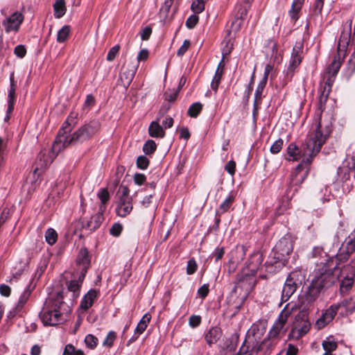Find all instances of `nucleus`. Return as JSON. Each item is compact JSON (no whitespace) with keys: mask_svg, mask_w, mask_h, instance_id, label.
Here are the masks:
<instances>
[{"mask_svg":"<svg viewBox=\"0 0 355 355\" xmlns=\"http://www.w3.org/2000/svg\"><path fill=\"white\" fill-rule=\"evenodd\" d=\"M103 220V216L102 213L98 212L92 216L90 220L83 223L82 229L86 234H90L98 229Z\"/></svg>","mask_w":355,"mask_h":355,"instance_id":"15","label":"nucleus"},{"mask_svg":"<svg viewBox=\"0 0 355 355\" xmlns=\"http://www.w3.org/2000/svg\"><path fill=\"white\" fill-rule=\"evenodd\" d=\"M321 290L319 286H316L315 284L312 282L306 293V300L309 303L313 302L318 297Z\"/></svg>","mask_w":355,"mask_h":355,"instance_id":"26","label":"nucleus"},{"mask_svg":"<svg viewBox=\"0 0 355 355\" xmlns=\"http://www.w3.org/2000/svg\"><path fill=\"white\" fill-rule=\"evenodd\" d=\"M129 193V189L126 186L123 184L120 185L116 191V196L119 200H122L123 198L128 196Z\"/></svg>","mask_w":355,"mask_h":355,"instance_id":"45","label":"nucleus"},{"mask_svg":"<svg viewBox=\"0 0 355 355\" xmlns=\"http://www.w3.org/2000/svg\"><path fill=\"white\" fill-rule=\"evenodd\" d=\"M340 255L345 254V256L349 257L351 254L355 252V236L353 238H349L348 240L343 244L340 248Z\"/></svg>","mask_w":355,"mask_h":355,"instance_id":"27","label":"nucleus"},{"mask_svg":"<svg viewBox=\"0 0 355 355\" xmlns=\"http://www.w3.org/2000/svg\"><path fill=\"white\" fill-rule=\"evenodd\" d=\"M157 148V145L153 140H148L143 147V150L146 155L153 154Z\"/></svg>","mask_w":355,"mask_h":355,"instance_id":"39","label":"nucleus"},{"mask_svg":"<svg viewBox=\"0 0 355 355\" xmlns=\"http://www.w3.org/2000/svg\"><path fill=\"white\" fill-rule=\"evenodd\" d=\"M195 14H199L205 10V0L194 1L191 7Z\"/></svg>","mask_w":355,"mask_h":355,"instance_id":"37","label":"nucleus"},{"mask_svg":"<svg viewBox=\"0 0 355 355\" xmlns=\"http://www.w3.org/2000/svg\"><path fill=\"white\" fill-rule=\"evenodd\" d=\"M350 41V35L349 33H343L340 37L338 44V53L334 56V60L328 67L327 73V79L334 80V78L338 72L342 62L346 55V50Z\"/></svg>","mask_w":355,"mask_h":355,"instance_id":"5","label":"nucleus"},{"mask_svg":"<svg viewBox=\"0 0 355 355\" xmlns=\"http://www.w3.org/2000/svg\"><path fill=\"white\" fill-rule=\"evenodd\" d=\"M201 322V318L199 315H193L189 318V325L193 327H197Z\"/></svg>","mask_w":355,"mask_h":355,"instance_id":"54","label":"nucleus"},{"mask_svg":"<svg viewBox=\"0 0 355 355\" xmlns=\"http://www.w3.org/2000/svg\"><path fill=\"white\" fill-rule=\"evenodd\" d=\"M85 343L87 347L94 349L98 343V338L92 334H88L85 338Z\"/></svg>","mask_w":355,"mask_h":355,"instance_id":"41","label":"nucleus"},{"mask_svg":"<svg viewBox=\"0 0 355 355\" xmlns=\"http://www.w3.org/2000/svg\"><path fill=\"white\" fill-rule=\"evenodd\" d=\"M116 338V334L114 331H110L103 343L104 346L111 347Z\"/></svg>","mask_w":355,"mask_h":355,"instance_id":"50","label":"nucleus"},{"mask_svg":"<svg viewBox=\"0 0 355 355\" xmlns=\"http://www.w3.org/2000/svg\"><path fill=\"white\" fill-rule=\"evenodd\" d=\"M202 109V105L200 102L193 103L189 108L187 114L192 118H196L200 113Z\"/></svg>","mask_w":355,"mask_h":355,"instance_id":"34","label":"nucleus"},{"mask_svg":"<svg viewBox=\"0 0 355 355\" xmlns=\"http://www.w3.org/2000/svg\"><path fill=\"white\" fill-rule=\"evenodd\" d=\"M58 234L56 232L51 228L46 230L45 238L46 242L50 245H53L57 241Z\"/></svg>","mask_w":355,"mask_h":355,"instance_id":"36","label":"nucleus"},{"mask_svg":"<svg viewBox=\"0 0 355 355\" xmlns=\"http://www.w3.org/2000/svg\"><path fill=\"white\" fill-rule=\"evenodd\" d=\"M100 126L98 121H92L80 127L71 136L60 135L58 141L53 144V150L60 152L69 145L89 139L99 130Z\"/></svg>","mask_w":355,"mask_h":355,"instance_id":"3","label":"nucleus"},{"mask_svg":"<svg viewBox=\"0 0 355 355\" xmlns=\"http://www.w3.org/2000/svg\"><path fill=\"white\" fill-rule=\"evenodd\" d=\"M232 205V201H223V202L220 205L219 210L216 211V214H222L228 210Z\"/></svg>","mask_w":355,"mask_h":355,"instance_id":"57","label":"nucleus"},{"mask_svg":"<svg viewBox=\"0 0 355 355\" xmlns=\"http://www.w3.org/2000/svg\"><path fill=\"white\" fill-rule=\"evenodd\" d=\"M123 227L120 223H114L110 229V233L114 236H119L122 231Z\"/></svg>","mask_w":355,"mask_h":355,"instance_id":"48","label":"nucleus"},{"mask_svg":"<svg viewBox=\"0 0 355 355\" xmlns=\"http://www.w3.org/2000/svg\"><path fill=\"white\" fill-rule=\"evenodd\" d=\"M90 256L86 248H81L76 259L77 271L80 272L79 279L83 282L88 268L90 267Z\"/></svg>","mask_w":355,"mask_h":355,"instance_id":"10","label":"nucleus"},{"mask_svg":"<svg viewBox=\"0 0 355 355\" xmlns=\"http://www.w3.org/2000/svg\"><path fill=\"white\" fill-rule=\"evenodd\" d=\"M338 274L343 277V279L340 284V291L346 293L352 287L355 277V270L352 266H344L342 269L339 268Z\"/></svg>","mask_w":355,"mask_h":355,"instance_id":"12","label":"nucleus"},{"mask_svg":"<svg viewBox=\"0 0 355 355\" xmlns=\"http://www.w3.org/2000/svg\"><path fill=\"white\" fill-rule=\"evenodd\" d=\"M119 49V45H115L111 48L107 53V60L110 62L113 61L115 59L116 55L118 54Z\"/></svg>","mask_w":355,"mask_h":355,"instance_id":"47","label":"nucleus"},{"mask_svg":"<svg viewBox=\"0 0 355 355\" xmlns=\"http://www.w3.org/2000/svg\"><path fill=\"white\" fill-rule=\"evenodd\" d=\"M302 45L300 44L293 47V53L291 58L289 69L293 70L300 65L302 62Z\"/></svg>","mask_w":355,"mask_h":355,"instance_id":"21","label":"nucleus"},{"mask_svg":"<svg viewBox=\"0 0 355 355\" xmlns=\"http://www.w3.org/2000/svg\"><path fill=\"white\" fill-rule=\"evenodd\" d=\"M59 153L60 152L53 150V147L51 151L49 150H42L39 153L33 165L34 168L32 175L33 180H34L35 182H36V180L40 177L41 171L46 168Z\"/></svg>","mask_w":355,"mask_h":355,"instance_id":"7","label":"nucleus"},{"mask_svg":"<svg viewBox=\"0 0 355 355\" xmlns=\"http://www.w3.org/2000/svg\"><path fill=\"white\" fill-rule=\"evenodd\" d=\"M293 241L290 236L282 238L273 248V259L267 261L266 268L269 272H272V266L275 264V268H281L284 265L286 257L293 251Z\"/></svg>","mask_w":355,"mask_h":355,"instance_id":"4","label":"nucleus"},{"mask_svg":"<svg viewBox=\"0 0 355 355\" xmlns=\"http://www.w3.org/2000/svg\"><path fill=\"white\" fill-rule=\"evenodd\" d=\"M152 33L151 28L146 26L141 32V37L143 40H147Z\"/></svg>","mask_w":355,"mask_h":355,"instance_id":"60","label":"nucleus"},{"mask_svg":"<svg viewBox=\"0 0 355 355\" xmlns=\"http://www.w3.org/2000/svg\"><path fill=\"white\" fill-rule=\"evenodd\" d=\"M29 296H30V291H24V293L21 294V295L20 296L17 306H15V308L14 309L13 311L10 312L8 317H10V318L14 317L16 315V313L23 308L24 305L28 300Z\"/></svg>","mask_w":355,"mask_h":355,"instance_id":"28","label":"nucleus"},{"mask_svg":"<svg viewBox=\"0 0 355 355\" xmlns=\"http://www.w3.org/2000/svg\"><path fill=\"white\" fill-rule=\"evenodd\" d=\"M235 168L236 163L233 160L228 162L225 166V169L232 175L234 174Z\"/></svg>","mask_w":355,"mask_h":355,"instance_id":"59","label":"nucleus"},{"mask_svg":"<svg viewBox=\"0 0 355 355\" xmlns=\"http://www.w3.org/2000/svg\"><path fill=\"white\" fill-rule=\"evenodd\" d=\"M76 348L71 344L66 345L63 352V355H73L76 352Z\"/></svg>","mask_w":355,"mask_h":355,"instance_id":"64","label":"nucleus"},{"mask_svg":"<svg viewBox=\"0 0 355 355\" xmlns=\"http://www.w3.org/2000/svg\"><path fill=\"white\" fill-rule=\"evenodd\" d=\"M248 8H244L241 10L240 12L237 14V19H235L232 24V29L236 33L238 31L241 26L242 20L245 19L247 15Z\"/></svg>","mask_w":355,"mask_h":355,"instance_id":"30","label":"nucleus"},{"mask_svg":"<svg viewBox=\"0 0 355 355\" xmlns=\"http://www.w3.org/2000/svg\"><path fill=\"white\" fill-rule=\"evenodd\" d=\"M310 325L307 319L296 317L289 336L295 339H299L309 332Z\"/></svg>","mask_w":355,"mask_h":355,"instance_id":"11","label":"nucleus"},{"mask_svg":"<svg viewBox=\"0 0 355 355\" xmlns=\"http://www.w3.org/2000/svg\"><path fill=\"white\" fill-rule=\"evenodd\" d=\"M338 309L339 305L335 304L331 305L316 321L315 326L317 328L321 329L331 322L336 315Z\"/></svg>","mask_w":355,"mask_h":355,"instance_id":"13","label":"nucleus"},{"mask_svg":"<svg viewBox=\"0 0 355 355\" xmlns=\"http://www.w3.org/2000/svg\"><path fill=\"white\" fill-rule=\"evenodd\" d=\"M304 0H294L291 9L289 11V15L291 17L296 21L298 19L297 14L302 9V6L304 3Z\"/></svg>","mask_w":355,"mask_h":355,"instance_id":"31","label":"nucleus"},{"mask_svg":"<svg viewBox=\"0 0 355 355\" xmlns=\"http://www.w3.org/2000/svg\"><path fill=\"white\" fill-rule=\"evenodd\" d=\"M333 84V80H331L330 78H329L328 80H327L324 83V87H323V90L321 92V94H320V96L319 98V107H318V110L320 112L319 113V121L318 123H317V125L321 122V124H322V128L321 130H324L325 129V127L326 125H327L330 129L331 128L328 125H324V126L322 124V119H321V115H322V111L324 110V105L325 104L327 98H328V96L329 94V92H330V90H331V87Z\"/></svg>","mask_w":355,"mask_h":355,"instance_id":"14","label":"nucleus"},{"mask_svg":"<svg viewBox=\"0 0 355 355\" xmlns=\"http://www.w3.org/2000/svg\"><path fill=\"white\" fill-rule=\"evenodd\" d=\"M53 7L56 18H60L64 15L66 8L64 0H58Z\"/></svg>","mask_w":355,"mask_h":355,"instance_id":"32","label":"nucleus"},{"mask_svg":"<svg viewBox=\"0 0 355 355\" xmlns=\"http://www.w3.org/2000/svg\"><path fill=\"white\" fill-rule=\"evenodd\" d=\"M23 20V15L19 12H15L3 21V25L6 26V32H9L10 31H16L19 29V27Z\"/></svg>","mask_w":355,"mask_h":355,"instance_id":"16","label":"nucleus"},{"mask_svg":"<svg viewBox=\"0 0 355 355\" xmlns=\"http://www.w3.org/2000/svg\"><path fill=\"white\" fill-rule=\"evenodd\" d=\"M132 209L131 201H120L116 207V214L119 216L124 217Z\"/></svg>","mask_w":355,"mask_h":355,"instance_id":"29","label":"nucleus"},{"mask_svg":"<svg viewBox=\"0 0 355 355\" xmlns=\"http://www.w3.org/2000/svg\"><path fill=\"white\" fill-rule=\"evenodd\" d=\"M199 21V17L196 15H191L186 21V26L189 28H193Z\"/></svg>","mask_w":355,"mask_h":355,"instance_id":"46","label":"nucleus"},{"mask_svg":"<svg viewBox=\"0 0 355 355\" xmlns=\"http://www.w3.org/2000/svg\"><path fill=\"white\" fill-rule=\"evenodd\" d=\"M297 309V306L293 303H288L280 313L277 320L275 322L269 331L270 338H275L279 336L282 332H285L284 326L288 320L289 315L293 311Z\"/></svg>","mask_w":355,"mask_h":355,"instance_id":"6","label":"nucleus"},{"mask_svg":"<svg viewBox=\"0 0 355 355\" xmlns=\"http://www.w3.org/2000/svg\"><path fill=\"white\" fill-rule=\"evenodd\" d=\"M322 272L319 275H315L312 279L316 286H319L321 289L328 288L333 285L338 278L339 268L334 267L333 270H327L322 268Z\"/></svg>","mask_w":355,"mask_h":355,"instance_id":"8","label":"nucleus"},{"mask_svg":"<svg viewBox=\"0 0 355 355\" xmlns=\"http://www.w3.org/2000/svg\"><path fill=\"white\" fill-rule=\"evenodd\" d=\"M16 85L14 81L13 74L10 76V89L8 96V113H11L14 109L15 101Z\"/></svg>","mask_w":355,"mask_h":355,"instance_id":"25","label":"nucleus"},{"mask_svg":"<svg viewBox=\"0 0 355 355\" xmlns=\"http://www.w3.org/2000/svg\"><path fill=\"white\" fill-rule=\"evenodd\" d=\"M352 166L349 162H344L338 169V176L340 181L345 182L349 179L351 174L355 178V159H352Z\"/></svg>","mask_w":355,"mask_h":355,"instance_id":"17","label":"nucleus"},{"mask_svg":"<svg viewBox=\"0 0 355 355\" xmlns=\"http://www.w3.org/2000/svg\"><path fill=\"white\" fill-rule=\"evenodd\" d=\"M42 320L45 325H56L62 320L61 313L54 312L53 309H49L42 314Z\"/></svg>","mask_w":355,"mask_h":355,"instance_id":"18","label":"nucleus"},{"mask_svg":"<svg viewBox=\"0 0 355 355\" xmlns=\"http://www.w3.org/2000/svg\"><path fill=\"white\" fill-rule=\"evenodd\" d=\"M322 347L326 352H331L337 348V343L335 341L326 340L322 342Z\"/></svg>","mask_w":355,"mask_h":355,"instance_id":"40","label":"nucleus"},{"mask_svg":"<svg viewBox=\"0 0 355 355\" xmlns=\"http://www.w3.org/2000/svg\"><path fill=\"white\" fill-rule=\"evenodd\" d=\"M222 73L221 71H216L215 76L213 78V80L211 83V87L213 90L215 92L217 91L218 85L220 82L221 78H222Z\"/></svg>","mask_w":355,"mask_h":355,"instance_id":"44","label":"nucleus"},{"mask_svg":"<svg viewBox=\"0 0 355 355\" xmlns=\"http://www.w3.org/2000/svg\"><path fill=\"white\" fill-rule=\"evenodd\" d=\"M299 272H292L288 276L282 293V302L288 301L294 294L297 288L300 280L298 279Z\"/></svg>","mask_w":355,"mask_h":355,"instance_id":"9","label":"nucleus"},{"mask_svg":"<svg viewBox=\"0 0 355 355\" xmlns=\"http://www.w3.org/2000/svg\"><path fill=\"white\" fill-rule=\"evenodd\" d=\"M70 33V27L64 26L58 33L57 41L60 43L64 42L68 37Z\"/></svg>","mask_w":355,"mask_h":355,"instance_id":"35","label":"nucleus"},{"mask_svg":"<svg viewBox=\"0 0 355 355\" xmlns=\"http://www.w3.org/2000/svg\"><path fill=\"white\" fill-rule=\"evenodd\" d=\"M222 335L221 330L219 327H211L205 335L207 343L211 345L216 343Z\"/></svg>","mask_w":355,"mask_h":355,"instance_id":"24","label":"nucleus"},{"mask_svg":"<svg viewBox=\"0 0 355 355\" xmlns=\"http://www.w3.org/2000/svg\"><path fill=\"white\" fill-rule=\"evenodd\" d=\"M149 135L152 137L163 138L165 136V132L162 125H159L158 121L150 123L148 128Z\"/></svg>","mask_w":355,"mask_h":355,"instance_id":"23","label":"nucleus"},{"mask_svg":"<svg viewBox=\"0 0 355 355\" xmlns=\"http://www.w3.org/2000/svg\"><path fill=\"white\" fill-rule=\"evenodd\" d=\"M146 180V176L141 173H136L134 176V182L137 185H141Z\"/></svg>","mask_w":355,"mask_h":355,"instance_id":"61","label":"nucleus"},{"mask_svg":"<svg viewBox=\"0 0 355 355\" xmlns=\"http://www.w3.org/2000/svg\"><path fill=\"white\" fill-rule=\"evenodd\" d=\"M14 53L17 57L22 58L25 56V55L26 53V50L24 46L17 45L15 48Z\"/></svg>","mask_w":355,"mask_h":355,"instance_id":"56","label":"nucleus"},{"mask_svg":"<svg viewBox=\"0 0 355 355\" xmlns=\"http://www.w3.org/2000/svg\"><path fill=\"white\" fill-rule=\"evenodd\" d=\"M197 263L194 259H190L187 263V273L188 275L193 274L197 269Z\"/></svg>","mask_w":355,"mask_h":355,"instance_id":"53","label":"nucleus"},{"mask_svg":"<svg viewBox=\"0 0 355 355\" xmlns=\"http://www.w3.org/2000/svg\"><path fill=\"white\" fill-rule=\"evenodd\" d=\"M149 165V159L145 156H139L137 159V166L140 169H146Z\"/></svg>","mask_w":355,"mask_h":355,"instance_id":"43","label":"nucleus"},{"mask_svg":"<svg viewBox=\"0 0 355 355\" xmlns=\"http://www.w3.org/2000/svg\"><path fill=\"white\" fill-rule=\"evenodd\" d=\"M82 282H80L79 278L78 280H71L68 284L69 291L73 292V295H75L76 293L78 292Z\"/></svg>","mask_w":355,"mask_h":355,"instance_id":"42","label":"nucleus"},{"mask_svg":"<svg viewBox=\"0 0 355 355\" xmlns=\"http://www.w3.org/2000/svg\"><path fill=\"white\" fill-rule=\"evenodd\" d=\"M69 119L65 122L64 125L60 130L57 138L54 142H56L60 137V135H62L64 136H67V134L71 130V124L68 122Z\"/></svg>","mask_w":355,"mask_h":355,"instance_id":"49","label":"nucleus"},{"mask_svg":"<svg viewBox=\"0 0 355 355\" xmlns=\"http://www.w3.org/2000/svg\"><path fill=\"white\" fill-rule=\"evenodd\" d=\"M63 304V297L60 292L56 293L54 298L51 297L46 301V306L54 312L60 313V309Z\"/></svg>","mask_w":355,"mask_h":355,"instance_id":"20","label":"nucleus"},{"mask_svg":"<svg viewBox=\"0 0 355 355\" xmlns=\"http://www.w3.org/2000/svg\"><path fill=\"white\" fill-rule=\"evenodd\" d=\"M232 31H233L232 29L229 31L227 36L225 37L224 42L225 43V46L223 49V56L230 53L233 49V43L232 42V37L231 36Z\"/></svg>","mask_w":355,"mask_h":355,"instance_id":"33","label":"nucleus"},{"mask_svg":"<svg viewBox=\"0 0 355 355\" xmlns=\"http://www.w3.org/2000/svg\"><path fill=\"white\" fill-rule=\"evenodd\" d=\"M261 254L257 252L249 259L246 267L238 275L234 291L242 297H246L256 284L255 275L262 263Z\"/></svg>","mask_w":355,"mask_h":355,"instance_id":"2","label":"nucleus"},{"mask_svg":"<svg viewBox=\"0 0 355 355\" xmlns=\"http://www.w3.org/2000/svg\"><path fill=\"white\" fill-rule=\"evenodd\" d=\"M322 124L320 122L316 125L314 130L311 132L306 142L303 144L300 150L295 144H290L287 148L288 155L293 157V160H297L300 154L303 157L302 161L295 168L293 173L288 188L286 191L287 198L291 199L295 192L297 191V187L306 178L309 171V165L312 162V159L320 150L322 146L326 141L329 137L331 129L326 125L324 130H322Z\"/></svg>","mask_w":355,"mask_h":355,"instance_id":"1","label":"nucleus"},{"mask_svg":"<svg viewBox=\"0 0 355 355\" xmlns=\"http://www.w3.org/2000/svg\"><path fill=\"white\" fill-rule=\"evenodd\" d=\"M150 319L151 315L149 313H146L143 315L135 330V336L130 338V342H134L137 339L140 334L144 333V331L146 329Z\"/></svg>","mask_w":355,"mask_h":355,"instance_id":"19","label":"nucleus"},{"mask_svg":"<svg viewBox=\"0 0 355 355\" xmlns=\"http://www.w3.org/2000/svg\"><path fill=\"white\" fill-rule=\"evenodd\" d=\"M283 146V140L279 139L275 141L270 147V152L273 154L278 153Z\"/></svg>","mask_w":355,"mask_h":355,"instance_id":"51","label":"nucleus"},{"mask_svg":"<svg viewBox=\"0 0 355 355\" xmlns=\"http://www.w3.org/2000/svg\"><path fill=\"white\" fill-rule=\"evenodd\" d=\"M98 292L96 290L91 289L85 295L83 300L80 303V308L84 310H87L91 307L94 303V300L97 297Z\"/></svg>","mask_w":355,"mask_h":355,"instance_id":"22","label":"nucleus"},{"mask_svg":"<svg viewBox=\"0 0 355 355\" xmlns=\"http://www.w3.org/2000/svg\"><path fill=\"white\" fill-rule=\"evenodd\" d=\"M198 293L202 298H205L209 293V285H202L200 288H199Z\"/></svg>","mask_w":355,"mask_h":355,"instance_id":"62","label":"nucleus"},{"mask_svg":"<svg viewBox=\"0 0 355 355\" xmlns=\"http://www.w3.org/2000/svg\"><path fill=\"white\" fill-rule=\"evenodd\" d=\"M191 46V42L189 40H185L182 44V45L178 50L177 55L178 56L183 55L186 51L189 49Z\"/></svg>","mask_w":355,"mask_h":355,"instance_id":"52","label":"nucleus"},{"mask_svg":"<svg viewBox=\"0 0 355 355\" xmlns=\"http://www.w3.org/2000/svg\"><path fill=\"white\" fill-rule=\"evenodd\" d=\"M135 72L134 70L128 71V73H126V72L123 71L122 73L121 78L123 80V76H125V79H126L125 83L128 84V85H129L130 84L131 81L133 79V77L135 76Z\"/></svg>","mask_w":355,"mask_h":355,"instance_id":"58","label":"nucleus"},{"mask_svg":"<svg viewBox=\"0 0 355 355\" xmlns=\"http://www.w3.org/2000/svg\"><path fill=\"white\" fill-rule=\"evenodd\" d=\"M173 3V0H165L164 5L161 8V12H164L166 15L169 12L170 8Z\"/></svg>","mask_w":355,"mask_h":355,"instance_id":"63","label":"nucleus"},{"mask_svg":"<svg viewBox=\"0 0 355 355\" xmlns=\"http://www.w3.org/2000/svg\"><path fill=\"white\" fill-rule=\"evenodd\" d=\"M10 209L5 207L0 216V227L7 220L10 215Z\"/></svg>","mask_w":355,"mask_h":355,"instance_id":"55","label":"nucleus"},{"mask_svg":"<svg viewBox=\"0 0 355 355\" xmlns=\"http://www.w3.org/2000/svg\"><path fill=\"white\" fill-rule=\"evenodd\" d=\"M266 83L267 81H266V79L265 80H262L258 87H257V89L256 90V92H255V99H254V106L256 107L258 102L261 100V94H262V92L263 90V88L265 87L266 85Z\"/></svg>","mask_w":355,"mask_h":355,"instance_id":"38","label":"nucleus"}]
</instances>
